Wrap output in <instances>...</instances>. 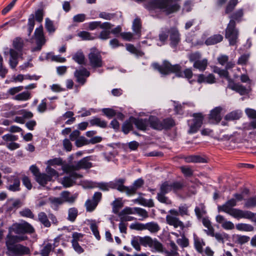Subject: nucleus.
I'll list each match as a JSON object with an SVG mask.
<instances>
[{"instance_id": "35", "label": "nucleus", "mask_w": 256, "mask_h": 256, "mask_svg": "<svg viewBox=\"0 0 256 256\" xmlns=\"http://www.w3.org/2000/svg\"><path fill=\"white\" fill-rule=\"evenodd\" d=\"M168 34H170V29L168 28H166L164 30H162L158 34V40L160 44H158V46H161L166 44L168 38Z\"/></svg>"}, {"instance_id": "11", "label": "nucleus", "mask_w": 256, "mask_h": 256, "mask_svg": "<svg viewBox=\"0 0 256 256\" xmlns=\"http://www.w3.org/2000/svg\"><path fill=\"white\" fill-rule=\"evenodd\" d=\"M194 118L191 124L188 120V126L190 129L188 130L189 134H194L198 132L201 127L204 120V116L201 113H194L192 115Z\"/></svg>"}, {"instance_id": "46", "label": "nucleus", "mask_w": 256, "mask_h": 256, "mask_svg": "<svg viewBox=\"0 0 256 256\" xmlns=\"http://www.w3.org/2000/svg\"><path fill=\"white\" fill-rule=\"evenodd\" d=\"M236 227L238 230L244 232H252L254 229L252 225L243 223L236 224Z\"/></svg>"}, {"instance_id": "41", "label": "nucleus", "mask_w": 256, "mask_h": 256, "mask_svg": "<svg viewBox=\"0 0 256 256\" xmlns=\"http://www.w3.org/2000/svg\"><path fill=\"white\" fill-rule=\"evenodd\" d=\"M142 28V22L140 18L136 17L134 20L132 24V30L134 32L138 34L139 36L140 34Z\"/></svg>"}, {"instance_id": "12", "label": "nucleus", "mask_w": 256, "mask_h": 256, "mask_svg": "<svg viewBox=\"0 0 256 256\" xmlns=\"http://www.w3.org/2000/svg\"><path fill=\"white\" fill-rule=\"evenodd\" d=\"M90 76V72L85 68H81L76 70L74 72V76L76 82L80 85L83 86L86 82V78Z\"/></svg>"}, {"instance_id": "28", "label": "nucleus", "mask_w": 256, "mask_h": 256, "mask_svg": "<svg viewBox=\"0 0 256 256\" xmlns=\"http://www.w3.org/2000/svg\"><path fill=\"white\" fill-rule=\"evenodd\" d=\"M148 122L150 126L152 128L157 130H162L163 127L162 125V121L159 120L156 117L154 116H150Z\"/></svg>"}, {"instance_id": "4", "label": "nucleus", "mask_w": 256, "mask_h": 256, "mask_svg": "<svg viewBox=\"0 0 256 256\" xmlns=\"http://www.w3.org/2000/svg\"><path fill=\"white\" fill-rule=\"evenodd\" d=\"M172 190L170 182L169 181L163 182L160 185V192H158L156 198L160 203L166 205H170L172 204V202L166 194Z\"/></svg>"}, {"instance_id": "26", "label": "nucleus", "mask_w": 256, "mask_h": 256, "mask_svg": "<svg viewBox=\"0 0 256 256\" xmlns=\"http://www.w3.org/2000/svg\"><path fill=\"white\" fill-rule=\"evenodd\" d=\"M198 83L206 82L208 84H213L216 82V78L214 74H210L208 76L203 74H200L198 76Z\"/></svg>"}, {"instance_id": "9", "label": "nucleus", "mask_w": 256, "mask_h": 256, "mask_svg": "<svg viewBox=\"0 0 256 256\" xmlns=\"http://www.w3.org/2000/svg\"><path fill=\"white\" fill-rule=\"evenodd\" d=\"M236 26V24L230 21L226 29L225 36L228 40L230 45H234L238 38V31Z\"/></svg>"}, {"instance_id": "52", "label": "nucleus", "mask_w": 256, "mask_h": 256, "mask_svg": "<svg viewBox=\"0 0 256 256\" xmlns=\"http://www.w3.org/2000/svg\"><path fill=\"white\" fill-rule=\"evenodd\" d=\"M112 212L118 215L120 209L123 206L121 200L118 199H116L112 202Z\"/></svg>"}, {"instance_id": "23", "label": "nucleus", "mask_w": 256, "mask_h": 256, "mask_svg": "<svg viewBox=\"0 0 256 256\" xmlns=\"http://www.w3.org/2000/svg\"><path fill=\"white\" fill-rule=\"evenodd\" d=\"M144 184V181L142 178L136 180L134 182L132 186H128L127 195L130 196L135 194L136 190L142 187Z\"/></svg>"}, {"instance_id": "3", "label": "nucleus", "mask_w": 256, "mask_h": 256, "mask_svg": "<svg viewBox=\"0 0 256 256\" xmlns=\"http://www.w3.org/2000/svg\"><path fill=\"white\" fill-rule=\"evenodd\" d=\"M91 156H86L80 160L73 164H66L62 166V168L64 172H70L72 171L78 170L80 169H88L92 166L90 162Z\"/></svg>"}, {"instance_id": "27", "label": "nucleus", "mask_w": 256, "mask_h": 256, "mask_svg": "<svg viewBox=\"0 0 256 256\" xmlns=\"http://www.w3.org/2000/svg\"><path fill=\"white\" fill-rule=\"evenodd\" d=\"M134 123L140 130H146L149 124L148 120L142 118H134Z\"/></svg>"}, {"instance_id": "7", "label": "nucleus", "mask_w": 256, "mask_h": 256, "mask_svg": "<svg viewBox=\"0 0 256 256\" xmlns=\"http://www.w3.org/2000/svg\"><path fill=\"white\" fill-rule=\"evenodd\" d=\"M90 65L93 68L103 66L104 62L100 52L96 48H92L88 55Z\"/></svg>"}, {"instance_id": "31", "label": "nucleus", "mask_w": 256, "mask_h": 256, "mask_svg": "<svg viewBox=\"0 0 256 256\" xmlns=\"http://www.w3.org/2000/svg\"><path fill=\"white\" fill-rule=\"evenodd\" d=\"M242 115V112L240 110H234L226 114L224 116V120L228 121L237 120L241 118Z\"/></svg>"}, {"instance_id": "14", "label": "nucleus", "mask_w": 256, "mask_h": 256, "mask_svg": "<svg viewBox=\"0 0 256 256\" xmlns=\"http://www.w3.org/2000/svg\"><path fill=\"white\" fill-rule=\"evenodd\" d=\"M7 190L10 192H16L20 190V181L17 176H11L8 179Z\"/></svg>"}, {"instance_id": "39", "label": "nucleus", "mask_w": 256, "mask_h": 256, "mask_svg": "<svg viewBox=\"0 0 256 256\" xmlns=\"http://www.w3.org/2000/svg\"><path fill=\"white\" fill-rule=\"evenodd\" d=\"M233 240L235 243L240 244H244L248 242L250 238L246 236H242L240 234H234L233 236Z\"/></svg>"}, {"instance_id": "8", "label": "nucleus", "mask_w": 256, "mask_h": 256, "mask_svg": "<svg viewBox=\"0 0 256 256\" xmlns=\"http://www.w3.org/2000/svg\"><path fill=\"white\" fill-rule=\"evenodd\" d=\"M30 254V250L28 247L19 244L9 247L6 252V254L8 256H22Z\"/></svg>"}, {"instance_id": "37", "label": "nucleus", "mask_w": 256, "mask_h": 256, "mask_svg": "<svg viewBox=\"0 0 256 256\" xmlns=\"http://www.w3.org/2000/svg\"><path fill=\"white\" fill-rule=\"evenodd\" d=\"M32 98L31 94L28 91H24L16 95L13 99L18 101H26Z\"/></svg>"}, {"instance_id": "62", "label": "nucleus", "mask_w": 256, "mask_h": 256, "mask_svg": "<svg viewBox=\"0 0 256 256\" xmlns=\"http://www.w3.org/2000/svg\"><path fill=\"white\" fill-rule=\"evenodd\" d=\"M90 228L92 231L94 235L95 236L96 238L98 240H100V235L99 231L98 230V226L94 222L90 224Z\"/></svg>"}, {"instance_id": "33", "label": "nucleus", "mask_w": 256, "mask_h": 256, "mask_svg": "<svg viewBox=\"0 0 256 256\" xmlns=\"http://www.w3.org/2000/svg\"><path fill=\"white\" fill-rule=\"evenodd\" d=\"M184 160L186 162H199L204 163L206 162V160L198 155H190L184 158Z\"/></svg>"}, {"instance_id": "38", "label": "nucleus", "mask_w": 256, "mask_h": 256, "mask_svg": "<svg viewBox=\"0 0 256 256\" xmlns=\"http://www.w3.org/2000/svg\"><path fill=\"white\" fill-rule=\"evenodd\" d=\"M38 220L44 226L49 228L51 226L50 222L48 219V216L44 212H40L38 214Z\"/></svg>"}, {"instance_id": "20", "label": "nucleus", "mask_w": 256, "mask_h": 256, "mask_svg": "<svg viewBox=\"0 0 256 256\" xmlns=\"http://www.w3.org/2000/svg\"><path fill=\"white\" fill-rule=\"evenodd\" d=\"M222 108L221 106H217L212 109L209 114V118L213 123H218L222 120L220 114Z\"/></svg>"}, {"instance_id": "6", "label": "nucleus", "mask_w": 256, "mask_h": 256, "mask_svg": "<svg viewBox=\"0 0 256 256\" xmlns=\"http://www.w3.org/2000/svg\"><path fill=\"white\" fill-rule=\"evenodd\" d=\"M35 232L34 227L28 222L23 223H14L8 228L10 233L14 232L16 234H31Z\"/></svg>"}, {"instance_id": "42", "label": "nucleus", "mask_w": 256, "mask_h": 256, "mask_svg": "<svg viewBox=\"0 0 256 256\" xmlns=\"http://www.w3.org/2000/svg\"><path fill=\"white\" fill-rule=\"evenodd\" d=\"M194 246L197 252L202 253L203 252V246H205V242L202 239L195 236L194 238Z\"/></svg>"}, {"instance_id": "1", "label": "nucleus", "mask_w": 256, "mask_h": 256, "mask_svg": "<svg viewBox=\"0 0 256 256\" xmlns=\"http://www.w3.org/2000/svg\"><path fill=\"white\" fill-rule=\"evenodd\" d=\"M144 7L151 14L160 10L167 15L177 12L180 8L174 0H153L144 4Z\"/></svg>"}, {"instance_id": "16", "label": "nucleus", "mask_w": 256, "mask_h": 256, "mask_svg": "<svg viewBox=\"0 0 256 256\" xmlns=\"http://www.w3.org/2000/svg\"><path fill=\"white\" fill-rule=\"evenodd\" d=\"M170 46L172 48H176L180 42V34L176 28H170Z\"/></svg>"}, {"instance_id": "45", "label": "nucleus", "mask_w": 256, "mask_h": 256, "mask_svg": "<svg viewBox=\"0 0 256 256\" xmlns=\"http://www.w3.org/2000/svg\"><path fill=\"white\" fill-rule=\"evenodd\" d=\"M78 215V210L76 208H72L68 210V220L72 222L75 221Z\"/></svg>"}, {"instance_id": "48", "label": "nucleus", "mask_w": 256, "mask_h": 256, "mask_svg": "<svg viewBox=\"0 0 256 256\" xmlns=\"http://www.w3.org/2000/svg\"><path fill=\"white\" fill-rule=\"evenodd\" d=\"M146 230H148L151 232H158L160 228L158 224L154 222H148L145 224Z\"/></svg>"}, {"instance_id": "61", "label": "nucleus", "mask_w": 256, "mask_h": 256, "mask_svg": "<svg viewBox=\"0 0 256 256\" xmlns=\"http://www.w3.org/2000/svg\"><path fill=\"white\" fill-rule=\"evenodd\" d=\"M22 202L20 200H14L12 204L10 205L8 208V210L11 212L14 210L22 206Z\"/></svg>"}, {"instance_id": "57", "label": "nucleus", "mask_w": 256, "mask_h": 256, "mask_svg": "<svg viewBox=\"0 0 256 256\" xmlns=\"http://www.w3.org/2000/svg\"><path fill=\"white\" fill-rule=\"evenodd\" d=\"M140 244L144 246H151L153 240L150 236L140 237Z\"/></svg>"}, {"instance_id": "18", "label": "nucleus", "mask_w": 256, "mask_h": 256, "mask_svg": "<svg viewBox=\"0 0 256 256\" xmlns=\"http://www.w3.org/2000/svg\"><path fill=\"white\" fill-rule=\"evenodd\" d=\"M126 182L125 178H116L110 181L111 188L116 189L120 192H126L128 194V186L124 185Z\"/></svg>"}, {"instance_id": "10", "label": "nucleus", "mask_w": 256, "mask_h": 256, "mask_svg": "<svg viewBox=\"0 0 256 256\" xmlns=\"http://www.w3.org/2000/svg\"><path fill=\"white\" fill-rule=\"evenodd\" d=\"M34 35L36 46L32 48V51H40L46 42V40L44 34L43 27L42 25L35 30Z\"/></svg>"}, {"instance_id": "21", "label": "nucleus", "mask_w": 256, "mask_h": 256, "mask_svg": "<svg viewBox=\"0 0 256 256\" xmlns=\"http://www.w3.org/2000/svg\"><path fill=\"white\" fill-rule=\"evenodd\" d=\"M54 243L53 244L50 243L46 244L40 250V254L42 256H49L50 253L52 250L58 246L59 242V238H54Z\"/></svg>"}, {"instance_id": "44", "label": "nucleus", "mask_w": 256, "mask_h": 256, "mask_svg": "<svg viewBox=\"0 0 256 256\" xmlns=\"http://www.w3.org/2000/svg\"><path fill=\"white\" fill-rule=\"evenodd\" d=\"M74 114L72 112L68 111L62 116V118L64 120L68 118V120L66 122V124H71L76 120V118L74 117Z\"/></svg>"}, {"instance_id": "47", "label": "nucleus", "mask_w": 256, "mask_h": 256, "mask_svg": "<svg viewBox=\"0 0 256 256\" xmlns=\"http://www.w3.org/2000/svg\"><path fill=\"white\" fill-rule=\"evenodd\" d=\"M35 25L34 16V14H31L28 18V36H30L34 30Z\"/></svg>"}, {"instance_id": "30", "label": "nucleus", "mask_w": 256, "mask_h": 256, "mask_svg": "<svg viewBox=\"0 0 256 256\" xmlns=\"http://www.w3.org/2000/svg\"><path fill=\"white\" fill-rule=\"evenodd\" d=\"M223 40V36L220 34H216L208 38L205 44L208 45H214L221 42Z\"/></svg>"}, {"instance_id": "43", "label": "nucleus", "mask_w": 256, "mask_h": 256, "mask_svg": "<svg viewBox=\"0 0 256 256\" xmlns=\"http://www.w3.org/2000/svg\"><path fill=\"white\" fill-rule=\"evenodd\" d=\"M194 212L198 218H201L206 213L204 204L202 203L200 204L198 206L195 208Z\"/></svg>"}, {"instance_id": "50", "label": "nucleus", "mask_w": 256, "mask_h": 256, "mask_svg": "<svg viewBox=\"0 0 256 256\" xmlns=\"http://www.w3.org/2000/svg\"><path fill=\"white\" fill-rule=\"evenodd\" d=\"M24 44V40L20 38H16L13 41L14 47L19 52H21L22 50Z\"/></svg>"}, {"instance_id": "59", "label": "nucleus", "mask_w": 256, "mask_h": 256, "mask_svg": "<svg viewBox=\"0 0 256 256\" xmlns=\"http://www.w3.org/2000/svg\"><path fill=\"white\" fill-rule=\"evenodd\" d=\"M136 208L126 207L118 213V216L124 215L135 214Z\"/></svg>"}, {"instance_id": "40", "label": "nucleus", "mask_w": 256, "mask_h": 256, "mask_svg": "<svg viewBox=\"0 0 256 256\" xmlns=\"http://www.w3.org/2000/svg\"><path fill=\"white\" fill-rule=\"evenodd\" d=\"M238 2V0H230L225 8V14H231L234 10Z\"/></svg>"}, {"instance_id": "34", "label": "nucleus", "mask_w": 256, "mask_h": 256, "mask_svg": "<svg viewBox=\"0 0 256 256\" xmlns=\"http://www.w3.org/2000/svg\"><path fill=\"white\" fill-rule=\"evenodd\" d=\"M208 64V60L204 58L203 60H199L193 64L194 68L198 70L200 72H204Z\"/></svg>"}, {"instance_id": "25", "label": "nucleus", "mask_w": 256, "mask_h": 256, "mask_svg": "<svg viewBox=\"0 0 256 256\" xmlns=\"http://www.w3.org/2000/svg\"><path fill=\"white\" fill-rule=\"evenodd\" d=\"M60 196L62 198L64 202L74 203L78 197V194H72L68 191H63Z\"/></svg>"}, {"instance_id": "63", "label": "nucleus", "mask_w": 256, "mask_h": 256, "mask_svg": "<svg viewBox=\"0 0 256 256\" xmlns=\"http://www.w3.org/2000/svg\"><path fill=\"white\" fill-rule=\"evenodd\" d=\"M24 88L23 86H18L9 88L7 91V94L10 96H14L16 94L21 92Z\"/></svg>"}, {"instance_id": "58", "label": "nucleus", "mask_w": 256, "mask_h": 256, "mask_svg": "<svg viewBox=\"0 0 256 256\" xmlns=\"http://www.w3.org/2000/svg\"><path fill=\"white\" fill-rule=\"evenodd\" d=\"M102 111L109 118H112L116 116V114L115 110L110 108H102Z\"/></svg>"}, {"instance_id": "60", "label": "nucleus", "mask_w": 256, "mask_h": 256, "mask_svg": "<svg viewBox=\"0 0 256 256\" xmlns=\"http://www.w3.org/2000/svg\"><path fill=\"white\" fill-rule=\"evenodd\" d=\"M20 214L21 216L24 217H26L30 218H34V215L32 212V210L28 208H26L22 210L20 212Z\"/></svg>"}, {"instance_id": "36", "label": "nucleus", "mask_w": 256, "mask_h": 256, "mask_svg": "<svg viewBox=\"0 0 256 256\" xmlns=\"http://www.w3.org/2000/svg\"><path fill=\"white\" fill-rule=\"evenodd\" d=\"M90 124L92 126H97L102 128H106L107 126V122L104 120L97 117H94L90 120Z\"/></svg>"}, {"instance_id": "19", "label": "nucleus", "mask_w": 256, "mask_h": 256, "mask_svg": "<svg viewBox=\"0 0 256 256\" xmlns=\"http://www.w3.org/2000/svg\"><path fill=\"white\" fill-rule=\"evenodd\" d=\"M228 88L236 91L241 96L246 94L249 93V90L244 86L240 83H234L233 80L232 82H230L228 84Z\"/></svg>"}, {"instance_id": "22", "label": "nucleus", "mask_w": 256, "mask_h": 256, "mask_svg": "<svg viewBox=\"0 0 256 256\" xmlns=\"http://www.w3.org/2000/svg\"><path fill=\"white\" fill-rule=\"evenodd\" d=\"M166 220L168 224L174 226V228L180 227L182 230L184 228V223L176 216L167 215Z\"/></svg>"}, {"instance_id": "29", "label": "nucleus", "mask_w": 256, "mask_h": 256, "mask_svg": "<svg viewBox=\"0 0 256 256\" xmlns=\"http://www.w3.org/2000/svg\"><path fill=\"white\" fill-rule=\"evenodd\" d=\"M72 58L79 64L86 65V58L82 50H78L74 54Z\"/></svg>"}, {"instance_id": "17", "label": "nucleus", "mask_w": 256, "mask_h": 256, "mask_svg": "<svg viewBox=\"0 0 256 256\" xmlns=\"http://www.w3.org/2000/svg\"><path fill=\"white\" fill-rule=\"evenodd\" d=\"M66 173L70 174V176H64L62 180V183L65 188L72 186L75 182L74 181L82 177V174L76 173L75 171Z\"/></svg>"}, {"instance_id": "53", "label": "nucleus", "mask_w": 256, "mask_h": 256, "mask_svg": "<svg viewBox=\"0 0 256 256\" xmlns=\"http://www.w3.org/2000/svg\"><path fill=\"white\" fill-rule=\"evenodd\" d=\"M162 125L163 129H169L174 125V120L170 118H168L162 120Z\"/></svg>"}, {"instance_id": "32", "label": "nucleus", "mask_w": 256, "mask_h": 256, "mask_svg": "<svg viewBox=\"0 0 256 256\" xmlns=\"http://www.w3.org/2000/svg\"><path fill=\"white\" fill-rule=\"evenodd\" d=\"M35 180L40 185L44 186L48 182L51 180V177L46 174L40 173L36 178Z\"/></svg>"}, {"instance_id": "2", "label": "nucleus", "mask_w": 256, "mask_h": 256, "mask_svg": "<svg viewBox=\"0 0 256 256\" xmlns=\"http://www.w3.org/2000/svg\"><path fill=\"white\" fill-rule=\"evenodd\" d=\"M152 66L154 70H158L162 74L176 73V76L178 77L182 76L184 74V77L188 79L191 78L193 76L191 69L186 68L182 72H180L181 66L180 64L172 65L168 61H164L162 65L158 63H154Z\"/></svg>"}, {"instance_id": "54", "label": "nucleus", "mask_w": 256, "mask_h": 256, "mask_svg": "<svg viewBox=\"0 0 256 256\" xmlns=\"http://www.w3.org/2000/svg\"><path fill=\"white\" fill-rule=\"evenodd\" d=\"M172 186V190L174 192L182 190L184 186V182L183 181H176L173 182H170Z\"/></svg>"}, {"instance_id": "51", "label": "nucleus", "mask_w": 256, "mask_h": 256, "mask_svg": "<svg viewBox=\"0 0 256 256\" xmlns=\"http://www.w3.org/2000/svg\"><path fill=\"white\" fill-rule=\"evenodd\" d=\"M45 28L49 34H52L54 32L56 28L54 25L53 22L48 18H46Z\"/></svg>"}, {"instance_id": "49", "label": "nucleus", "mask_w": 256, "mask_h": 256, "mask_svg": "<svg viewBox=\"0 0 256 256\" xmlns=\"http://www.w3.org/2000/svg\"><path fill=\"white\" fill-rule=\"evenodd\" d=\"M78 36L84 40H90L95 38L90 32L86 31H82L78 34Z\"/></svg>"}, {"instance_id": "55", "label": "nucleus", "mask_w": 256, "mask_h": 256, "mask_svg": "<svg viewBox=\"0 0 256 256\" xmlns=\"http://www.w3.org/2000/svg\"><path fill=\"white\" fill-rule=\"evenodd\" d=\"M244 206L247 208H252L256 206V196L248 198L244 203Z\"/></svg>"}, {"instance_id": "24", "label": "nucleus", "mask_w": 256, "mask_h": 256, "mask_svg": "<svg viewBox=\"0 0 256 256\" xmlns=\"http://www.w3.org/2000/svg\"><path fill=\"white\" fill-rule=\"evenodd\" d=\"M244 15V9H238L229 16L228 18H230V21H232L234 24H236V22H240L242 20Z\"/></svg>"}, {"instance_id": "64", "label": "nucleus", "mask_w": 256, "mask_h": 256, "mask_svg": "<svg viewBox=\"0 0 256 256\" xmlns=\"http://www.w3.org/2000/svg\"><path fill=\"white\" fill-rule=\"evenodd\" d=\"M132 128V122L130 121L126 120L122 126V130L125 134H128Z\"/></svg>"}, {"instance_id": "56", "label": "nucleus", "mask_w": 256, "mask_h": 256, "mask_svg": "<svg viewBox=\"0 0 256 256\" xmlns=\"http://www.w3.org/2000/svg\"><path fill=\"white\" fill-rule=\"evenodd\" d=\"M131 244L133 248L137 251L140 250V242L139 236H134L131 240Z\"/></svg>"}, {"instance_id": "5", "label": "nucleus", "mask_w": 256, "mask_h": 256, "mask_svg": "<svg viewBox=\"0 0 256 256\" xmlns=\"http://www.w3.org/2000/svg\"><path fill=\"white\" fill-rule=\"evenodd\" d=\"M218 211L224 212L233 218L240 220L242 218H248L250 213L244 212V210L238 208H233L226 202L225 204L218 206Z\"/></svg>"}, {"instance_id": "13", "label": "nucleus", "mask_w": 256, "mask_h": 256, "mask_svg": "<svg viewBox=\"0 0 256 256\" xmlns=\"http://www.w3.org/2000/svg\"><path fill=\"white\" fill-rule=\"evenodd\" d=\"M102 194L100 192H96L92 200H88L85 203L87 212H92L97 206L98 202L100 201Z\"/></svg>"}, {"instance_id": "15", "label": "nucleus", "mask_w": 256, "mask_h": 256, "mask_svg": "<svg viewBox=\"0 0 256 256\" xmlns=\"http://www.w3.org/2000/svg\"><path fill=\"white\" fill-rule=\"evenodd\" d=\"M12 234V233H10V232H8V234L6 236V249L8 248L9 247L16 246V244H17L16 243L26 240L28 238L26 236H14Z\"/></svg>"}]
</instances>
